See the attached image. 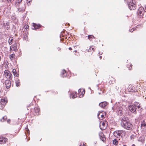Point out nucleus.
Masks as SVG:
<instances>
[{
  "instance_id": "37998d69",
  "label": "nucleus",
  "mask_w": 146,
  "mask_h": 146,
  "mask_svg": "<svg viewBox=\"0 0 146 146\" xmlns=\"http://www.w3.org/2000/svg\"><path fill=\"white\" fill-rule=\"evenodd\" d=\"M1 60V56H0V60Z\"/></svg>"
},
{
  "instance_id": "f704fd0d",
  "label": "nucleus",
  "mask_w": 146,
  "mask_h": 146,
  "mask_svg": "<svg viewBox=\"0 0 146 146\" xmlns=\"http://www.w3.org/2000/svg\"><path fill=\"white\" fill-rule=\"evenodd\" d=\"M81 91V89H80L78 90V92L79 93H80V92Z\"/></svg>"
},
{
  "instance_id": "2f4dec72",
  "label": "nucleus",
  "mask_w": 146,
  "mask_h": 146,
  "mask_svg": "<svg viewBox=\"0 0 146 146\" xmlns=\"http://www.w3.org/2000/svg\"><path fill=\"white\" fill-rule=\"evenodd\" d=\"M80 146H86L84 143H81Z\"/></svg>"
},
{
  "instance_id": "c756f323",
  "label": "nucleus",
  "mask_w": 146,
  "mask_h": 146,
  "mask_svg": "<svg viewBox=\"0 0 146 146\" xmlns=\"http://www.w3.org/2000/svg\"><path fill=\"white\" fill-rule=\"evenodd\" d=\"M77 47V46H73L72 47V49H74L75 48H76Z\"/></svg>"
},
{
  "instance_id": "f8f14e48",
  "label": "nucleus",
  "mask_w": 146,
  "mask_h": 146,
  "mask_svg": "<svg viewBox=\"0 0 146 146\" xmlns=\"http://www.w3.org/2000/svg\"><path fill=\"white\" fill-rule=\"evenodd\" d=\"M133 105L134 106L135 108L136 107L137 108L138 110L139 111H141V109H142V108H141V107L140 106V104L139 102H135L134 104Z\"/></svg>"
},
{
  "instance_id": "a878e982",
  "label": "nucleus",
  "mask_w": 146,
  "mask_h": 146,
  "mask_svg": "<svg viewBox=\"0 0 146 146\" xmlns=\"http://www.w3.org/2000/svg\"><path fill=\"white\" fill-rule=\"evenodd\" d=\"M93 37L94 38V36L92 35H89L88 36V38L90 40H92V38Z\"/></svg>"
},
{
  "instance_id": "4468645a",
  "label": "nucleus",
  "mask_w": 146,
  "mask_h": 146,
  "mask_svg": "<svg viewBox=\"0 0 146 146\" xmlns=\"http://www.w3.org/2000/svg\"><path fill=\"white\" fill-rule=\"evenodd\" d=\"M34 111L36 115H38L39 114L40 111V110L38 107H36L34 108Z\"/></svg>"
},
{
  "instance_id": "58836bf2",
  "label": "nucleus",
  "mask_w": 146,
  "mask_h": 146,
  "mask_svg": "<svg viewBox=\"0 0 146 146\" xmlns=\"http://www.w3.org/2000/svg\"><path fill=\"white\" fill-rule=\"evenodd\" d=\"M77 50H74V52H77Z\"/></svg>"
},
{
  "instance_id": "ddd939ff",
  "label": "nucleus",
  "mask_w": 146,
  "mask_h": 146,
  "mask_svg": "<svg viewBox=\"0 0 146 146\" xmlns=\"http://www.w3.org/2000/svg\"><path fill=\"white\" fill-rule=\"evenodd\" d=\"M108 103L106 102H104L100 103L99 106L102 108H104L107 105Z\"/></svg>"
},
{
  "instance_id": "7c9ffc66",
  "label": "nucleus",
  "mask_w": 146,
  "mask_h": 146,
  "mask_svg": "<svg viewBox=\"0 0 146 146\" xmlns=\"http://www.w3.org/2000/svg\"><path fill=\"white\" fill-rule=\"evenodd\" d=\"M8 3H12V0H7Z\"/></svg>"
},
{
  "instance_id": "f257e3e1",
  "label": "nucleus",
  "mask_w": 146,
  "mask_h": 146,
  "mask_svg": "<svg viewBox=\"0 0 146 146\" xmlns=\"http://www.w3.org/2000/svg\"><path fill=\"white\" fill-rule=\"evenodd\" d=\"M121 124L122 127L128 130L131 129L133 126L129 119H121Z\"/></svg>"
},
{
  "instance_id": "1a4fd4ad",
  "label": "nucleus",
  "mask_w": 146,
  "mask_h": 146,
  "mask_svg": "<svg viewBox=\"0 0 146 146\" xmlns=\"http://www.w3.org/2000/svg\"><path fill=\"white\" fill-rule=\"evenodd\" d=\"M17 49V46L16 44H13L10 46V51H16Z\"/></svg>"
},
{
  "instance_id": "9b49d317",
  "label": "nucleus",
  "mask_w": 146,
  "mask_h": 146,
  "mask_svg": "<svg viewBox=\"0 0 146 146\" xmlns=\"http://www.w3.org/2000/svg\"><path fill=\"white\" fill-rule=\"evenodd\" d=\"M144 8L142 7H140L137 11V14L140 16H142L143 15V10Z\"/></svg>"
},
{
  "instance_id": "393cba45",
  "label": "nucleus",
  "mask_w": 146,
  "mask_h": 146,
  "mask_svg": "<svg viewBox=\"0 0 146 146\" xmlns=\"http://www.w3.org/2000/svg\"><path fill=\"white\" fill-rule=\"evenodd\" d=\"M16 85L17 86L19 87L20 85V82L18 80L16 82Z\"/></svg>"
},
{
  "instance_id": "f03ea898",
  "label": "nucleus",
  "mask_w": 146,
  "mask_h": 146,
  "mask_svg": "<svg viewBox=\"0 0 146 146\" xmlns=\"http://www.w3.org/2000/svg\"><path fill=\"white\" fill-rule=\"evenodd\" d=\"M125 131L123 130H117L115 131L113 134L116 137H120L122 133H124Z\"/></svg>"
},
{
  "instance_id": "b1692460",
  "label": "nucleus",
  "mask_w": 146,
  "mask_h": 146,
  "mask_svg": "<svg viewBox=\"0 0 146 146\" xmlns=\"http://www.w3.org/2000/svg\"><path fill=\"white\" fill-rule=\"evenodd\" d=\"M15 55L14 54H12L10 56V58L11 60H12L14 58H15Z\"/></svg>"
},
{
  "instance_id": "412c9836",
  "label": "nucleus",
  "mask_w": 146,
  "mask_h": 146,
  "mask_svg": "<svg viewBox=\"0 0 146 146\" xmlns=\"http://www.w3.org/2000/svg\"><path fill=\"white\" fill-rule=\"evenodd\" d=\"M33 26L34 27L35 29H38V28H39L40 27L41 25H36L35 23H33Z\"/></svg>"
},
{
  "instance_id": "6e6552de",
  "label": "nucleus",
  "mask_w": 146,
  "mask_h": 146,
  "mask_svg": "<svg viewBox=\"0 0 146 146\" xmlns=\"http://www.w3.org/2000/svg\"><path fill=\"white\" fill-rule=\"evenodd\" d=\"M11 82L8 80H6L5 81V84L6 85L7 88L9 89L11 85Z\"/></svg>"
},
{
  "instance_id": "5701e85b",
  "label": "nucleus",
  "mask_w": 146,
  "mask_h": 146,
  "mask_svg": "<svg viewBox=\"0 0 146 146\" xmlns=\"http://www.w3.org/2000/svg\"><path fill=\"white\" fill-rule=\"evenodd\" d=\"M7 121V122L8 123H9L11 121V120L10 119H8L7 120V119H0V121L1 122H4V121Z\"/></svg>"
},
{
  "instance_id": "a211bd4d",
  "label": "nucleus",
  "mask_w": 146,
  "mask_h": 146,
  "mask_svg": "<svg viewBox=\"0 0 146 146\" xmlns=\"http://www.w3.org/2000/svg\"><path fill=\"white\" fill-rule=\"evenodd\" d=\"M6 103V101H5V99H3L1 100L0 103L1 105L4 106Z\"/></svg>"
},
{
  "instance_id": "cd10ccee",
  "label": "nucleus",
  "mask_w": 146,
  "mask_h": 146,
  "mask_svg": "<svg viewBox=\"0 0 146 146\" xmlns=\"http://www.w3.org/2000/svg\"><path fill=\"white\" fill-rule=\"evenodd\" d=\"M73 98H76L77 97V94H75L74 95H72L71 96Z\"/></svg>"
},
{
  "instance_id": "dca6fc26",
  "label": "nucleus",
  "mask_w": 146,
  "mask_h": 146,
  "mask_svg": "<svg viewBox=\"0 0 146 146\" xmlns=\"http://www.w3.org/2000/svg\"><path fill=\"white\" fill-rule=\"evenodd\" d=\"M118 143V140L116 139H114L113 140V143L115 145H117Z\"/></svg>"
},
{
  "instance_id": "6ab92c4d",
  "label": "nucleus",
  "mask_w": 146,
  "mask_h": 146,
  "mask_svg": "<svg viewBox=\"0 0 146 146\" xmlns=\"http://www.w3.org/2000/svg\"><path fill=\"white\" fill-rule=\"evenodd\" d=\"M22 0H16V5L19 7V5L22 2Z\"/></svg>"
},
{
  "instance_id": "c9c22d12",
  "label": "nucleus",
  "mask_w": 146,
  "mask_h": 146,
  "mask_svg": "<svg viewBox=\"0 0 146 146\" xmlns=\"http://www.w3.org/2000/svg\"><path fill=\"white\" fill-rule=\"evenodd\" d=\"M27 1H28V2L29 3H30L31 1L32 0H27Z\"/></svg>"
},
{
  "instance_id": "a19ab883",
  "label": "nucleus",
  "mask_w": 146,
  "mask_h": 146,
  "mask_svg": "<svg viewBox=\"0 0 146 146\" xmlns=\"http://www.w3.org/2000/svg\"><path fill=\"white\" fill-rule=\"evenodd\" d=\"M133 30L132 31V29H131V31H131V32H133Z\"/></svg>"
},
{
  "instance_id": "423d86ee",
  "label": "nucleus",
  "mask_w": 146,
  "mask_h": 146,
  "mask_svg": "<svg viewBox=\"0 0 146 146\" xmlns=\"http://www.w3.org/2000/svg\"><path fill=\"white\" fill-rule=\"evenodd\" d=\"M99 136L100 139L102 140V141L104 142L106 140L105 136L102 132H100V133Z\"/></svg>"
},
{
  "instance_id": "0eeeda50",
  "label": "nucleus",
  "mask_w": 146,
  "mask_h": 146,
  "mask_svg": "<svg viewBox=\"0 0 146 146\" xmlns=\"http://www.w3.org/2000/svg\"><path fill=\"white\" fill-rule=\"evenodd\" d=\"M129 109L132 112H135L136 113V108L134 105H130L129 107Z\"/></svg>"
},
{
  "instance_id": "473e14b6",
  "label": "nucleus",
  "mask_w": 146,
  "mask_h": 146,
  "mask_svg": "<svg viewBox=\"0 0 146 146\" xmlns=\"http://www.w3.org/2000/svg\"><path fill=\"white\" fill-rule=\"evenodd\" d=\"M2 119H7V117L6 116H4V117H3Z\"/></svg>"
},
{
  "instance_id": "aec40b11",
  "label": "nucleus",
  "mask_w": 146,
  "mask_h": 146,
  "mask_svg": "<svg viewBox=\"0 0 146 146\" xmlns=\"http://www.w3.org/2000/svg\"><path fill=\"white\" fill-rule=\"evenodd\" d=\"M104 115L102 113H100L98 114V117L99 119H100V118H103L104 117Z\"/></svg>"
},
{
  "instance_id": "e433bc0d",
  "label": "nucleus",
  "mask_w": 146,
  "mask_h": 146,
  "mask_svg": "<svg viewBox=\"0 0 146 146\" xmlns=\"http://www.w3.org/2000/svg\"><path fill=\"white\" fill-rule=\"evenodd\" d=\"M144 11L145 12H146V5L145 6V10H144Z\"/></svg>"
},
{
  "instance_id": "c03bdc74",
  "label": "nucleus",
  "mask_w": 146,
  "mask_h": 146,
  "mask_svg": "<svg viewBox=\"0 0 146 146\" xmlns=\"http://www.w3.org/2000/svg\"><path fill=\"white\" fill-rule=\"evenodd\" d=\"M123 146H127L126 145H124Z\"/></svg>"
},
{
  "instance_id": "c85d7f7f",
  "label": "nucleus",
  "mask_w": 146,
  "mask_h": 146,
  "mask_svg": "<svg viewBox=\"0 0 146 146\" xmlns=\"http://www.w3.org/2000/svg\"><path fill=\"white\" fill-rule=\"evenodd\" d=\"M62 73L63 75H64V76H65L66 75V74H65V75H64V74H66V71L65 70H64L63 71Z\"/></svg>"
},
{
  "instance_id": "9d476101",
  "label": "nucleus",
  "mask_w": 146,
  "mask_h": 146,
  "mask_svg": "<svg viewBox=\"0 0 146 146\" xmlns=\"http://www.w3.org/2000/svg\"><path fill=\"white\" fill-rule=\"evenodd\" d=\"M8 139L7 138L4 137H0V143L3 144L6 142H7Z\"/></svg>"
},
{
  "instance_id": "4be33fe9",
  "label": "nucleus",
  "mask_w": 146,
  "mask_h": 146,
  "mask_svg": "<svg viewBox=\"0 0 146 146\" xmlns=\"http://www.w3.org/2000/svg\"><path fill=\"white\" fill-rule=\"evenodd\" d=\"M13 39L12 37L10 38L9 40V43L10 45H11L13 43Z\"/></svg>"
},
{
  "instance_id": "4c0bfd02",
  "label": "nucleus",
  "mask_w": 146,
  "mask_h": 146,
  "mask_svg": "<svg viewBox=\"0 0 146 146\" xmlns=\"http://www.w3.org/2000/svg\"><path fill=\"white\" fill-rule=\"evenodd\" d=\"M26 28H27L29 27V26L28 25L26 26Z\"/></svg>"
},
{
  "instance_id": "79ce46f5",
  "label": "nucleus",
  "mask_w": 146,
  "mask_h": 146,
  "mask_svg": "<svg viewBox=\"0 0 146 146\" xmlns=\"http://www.w3.org/2000/svg\"><path fill=\"white\" fill-rule=\"evenodd\" d=\"M29 131V130L28 129V130H27V131Z\"/></svg>"
},
{
  "instance_id": "2eb2a0df",
  "label": "nucleus",
  "mask_w": 146,
  "mask_h": 146,
  "mask_svg": "<svg viewBox=\"0 0 146 146\" xmlns=\"http://www.w3.org/2000/svg\"><path fill=\"white\" fill-rule=\"evenodd\" d=\"M12 72L14 76L16 77H18L19 74L17 73L15 69H14L12 71Z\"/></svg>"
},
{
  "instance_id": "20e7f679",
  "label": "nucleus",
  "mask_w": 146,
  "mask_h": 146,
  "mask_svg": "<svg viewBox=\"0 0 146 146\" xmlns=\"http://www.w3.org/2000/svg\"><path fill=\"white\" fill-rule=\"evenodd\" d=\"M129 9L131 10H134L135 9L136 5L133 3V1H130L127 3Z\"/></svg>"
},
{
  "instance_id": "72a5a7b5",
  "label": "nucleus",
  "mask_w": 146,
  "mask_h": 146,
  "mask_svg": "<svg viewBox=\"0 0 146 146\" xmlns=\"http://www.w3.org/2000/svg\"><path fill=\"white\" fill-rule=\"evenodd\" d=\"M69 49L70 50H71L72 49V48H71V47H69Z\"/></svg>"
},
{
  "instance_id": "ea45409f",
  "label": "nucleus",
  "mask_w": 146,
  "mask_h": 146,
  "mask_svg": "<svg viewBox=\"0 0 146 146\" xmlns=\"http://www.w3.org/2000/svg\"><path fill=\"white\" fill-rule=\"evenodd\" d=\"M132 146H136L134 144H133Z\"/></svg>"
},
{
  "instance_id": "39448f33",
  "label": "nucleus",
  "mask_w": 146,
  "mask_h": 146,
  "mask_svg": "<svg viewBox=\"0 0 146 146\" xmlns=\"http://www.w3.org/2000/svg\"><path fill=\"white\" fill-rule=\"evenodd\" d=\"M107 122L102 121L100 122V129L102 130L105 129L106 127Z\"/></svg>"
},
{
  "instance_id": "f3484780",
  "label": "nucleus",
  "mask_w": 146,
  "mask_h": 146,
  "mask_svg": "<svg viewBox=\"0 0 146 146\" xmlns=\"http://www.w3.org/2000/svg\"><path fill=\"white\" fill-rule=\"evenodd\" d=\"M121 110V108H119L118 109V114L119 115H121L123 114V111Z\"/></svg>"
},
{
  "instance_id": "bb28decb",
  "label": "nucleus",
  "mask_w": 146,
  "mask_h": 146,
  "mask_svg": "<svg viewBox=\"0 0 146 146\" xmlns=\"http://www.w3.org/2000/svg\"><path fill=\"white\" fill-rule=\"evenodd\" d=\"M146 126V124L145 123H143L141 124V127H145Z\"/></svg>"
},
{
  "instance_id": "7ed1b4c3",
  "label": "nucleus",
  "mask_w": 146,
  "mask_h": 146,
  "mask_svg": "<svg viewBox=\"0 0 146 146\" xmlns=\"http://www.w3.org/2000/svg\"><path fill=\"white\" fill-rule=\"evenodd\" d=\"M4 73L7 78L9 79L10 80L12 79L13 76L9 71L6 70L4 71Z\"/></svg>"
}]
</instances>
